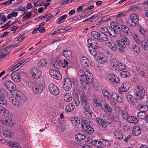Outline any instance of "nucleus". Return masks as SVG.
Here are the masks:
<instances>
[{"instance_id":"nucleus-1","label":"nucleus","mask_w":148,"mask_h":148,"mask_svg":"<svg viewBox=\"0 0 148 148\" xmlns=\"http://www.w3.org/2000/svg\"><path fill=\"white\" fill-rule=\"evenodd\" d=\"M78 75L81 83L84 87L89 86V84L92 82L93 75L90 73L89 71L87 70L83 72L80 70L78 72Z\"/></svg>"},{"instance_id":"nucleus-2","label":"nucleus","mask_w":148,"mask_h":148,"mask_svg":"<svg viewBox=\"0 0 148 148\" xmlns=\"http://www.w3.org/2000/svg\"><path fill=\"white\" fill-rule=\"evenodd\" d=\"M45 87V83L42 80L37 83L33 87L32 90L34 93L39 95L43 91Z\"/></svg>"},{"instance_id":"nucleus-3","label":"nucleus","mask_w":148,"mask_h":148,"mask_svg":"<svg viewBox=\"0 0 148 148\" xmlns=\"http://www.w3.org/2000/svg\"><path fill=\"white\" fill-rule=\"evenodd\" d=\"M16 65H14V68H13L12 70V71L10 72V76L12 80L16 82H19L21 80V75L20 73L17 72H14V71H16L18 69V68L20 66L18 65L16 66Z\"/></svg>"},{"instance_id":"nucleus-4","label":"nucleus","mask_w":148,"mask_h":148,"mask_svg":"<svg viewBox=\"0 0 148 148\" xmlns=\"http://www.w3.org/2000/svg\"><path fill=\"white\" fill-rule=\"evenodd\" d=\"M134 97L138 100H142L143 99L145 94V90L141 86H138L135 89Z\"/></svg>"},{"instance_id":"nucleus-5","label":"nucleus","mask_w":148,"mask_h":148,"mask_svg":"<svg viewBox=\"0 0 148 148\" xmlns=\"http://www.w3.org/2000/svg\"><path fill=\"white\" fill-rule=\"evenodd\" d=\"M108 34L113 37H115L116 35V30L120 29L119 25L114 22L110 23V27H108Z\"/></svg>"},{"instance_id":"nucleus-6","label":"nucleus","mask_w":148,"mask_h":148,"mask_svg":"<svg viewBox=\"0 0 148 148\" xmlns=\"http://www.w3.org/2000/svg\"><path fill=\"white\" fill-rule=\"evenodd\" d=\"M130 17L127 20L126 22L127 24L132 27H135L136 25H138L139 19L137 15L135 13L132 14Z\"/></svg>"},{"instance_id":"nucleus-7","label":"nucleus","mask_w":148,"mask_h":148,"mask_svg":"<svg viewBox=\"0 0 148 148\" xmlns=\"http://www.w3.org/2000/svg\"><path fill=\"white\" fill-rule=\"evenodd\" d=\"M49 74L53 78L58 80H60L62 78V75L59 71L54 69H51L49 71Z\"/></svg>"},{"instance_id":"nucleus-8","label":"nucleus","mask_w":148,"mask_h":148,"mask_svg":"<svg viewBox=\"0 0 148 148\" xmlns=\"http://www.w3.org/2000/svg\"><path fill=\"white\" fill-rule=\"evenodd\" d=\"M48 87L49 92L53 95L57 96L59 94V90L58 87L54 84H50Z\"/></svg>"},{"instance_id":"nucleus-9","label":"nucleus","mask_w":148,"mask_h":148,"mask_svg":"<svg viewBox=\"0 0 148 148\" xmlns=\"http://www.w3.org/2000/svg\"><path fill=\"white\" fill-rule=\"evenodd\" d=\"M101 107L107 114H111L112 111V108L106 102L102 101V104Z\"/></svg>"},{"instance_id":"nucleus-10","label":"nucleus","mask_w":148,"mask_h":148,"mask_svg":"<svg viewBox=\"0 0 148 148\" xmlns=\"http://www.w3.org/2000/svg\"><path fill=\"white\" fill-rule=\"evenodd\" d=\"M63 88L66 91L69 90L71 88L72 83L70 79L68 78H65L64 80V83L63 84Z\"/></svg>"},{"instance_id":"nucleus-11","label":"nucleus","mask_w":148,"mask_h":148,"mask_svg":"<svg viewBox=\"0 0 148 148\" xmlns=\"http://www.w3.org/2000/svg\"><path fill=\"white\" fill-rule=\"evenodd\" d=\"M4 85L5 88L11 92H12V91L16 90V88L15 84L13 82L10 81H6L4 83Z\"/></svg>"},{"instance_id":"nucleus-12","label":"nucleus","mask_w":148,"mask_h":148,"mask_svg":"<svg viewBox=\"0 0 148 148\" xmlns=\"http://www.w3.org/2000/svg\"><path fill=\"white\" fill-rule=\"evenodd\" d=\"M30 73L33 77L36 79L40 78L41 76V71H38L37 69L35 68L31 69Z\"/></svg>"},{"instance_id":"nucleus-13","label":"nucleus","mask_w":148,"mask_h":148,"mask_svg":"<svg viewBox=\"0 0 148 148\" xmlns=\"http://www.w3.org/2000/svg\"><path fill=\"white\" fill-rule=\"evenodd\" d=\"M130 85L129 83L126 81L124 82L122 84L121 90L123 92H127L130 88Z\"/></svg>"},{"instance_id":"nucleus-14","label":"nucleus","mask_w":148,"mask_h":148,"mask_svg":"<svg viewBox=\"0 0 148 148\" xmlns=\"http://www.w3.org/2000/svg\"><path fill=\"white\" fill-rule=\"evenodd\" d=\"M108 80L110 82L114 83H119L120 82L119 78L113 74H110L108 76Z\"/></svg>"},{"instance_id":"nucleus-15","label":"nucleus","mask_w":148,"mask_h":148,"mask_svg":"<svg viewBox=\"0 0 148 148\" xmlns=\"http://www.w3.org/2000/svg\"><path fill=\"white\" fill-rule=\"evenodd\" d=\"M116 42L119 51L120 53H123L124 51V50L125 48L126 45L123 43L122 41L120 40H117Z\"/></svg>"},{"instance_id":"nucleus-16","label":"nucleus","mask_w":148,"mask_h":148,"mask_svg":"<svg viewBox=\"0 0 148 148\" xmlns=\"http://www.w3.org/2000/svg\"><path fill=\"white\" fill-rule=\"evenodd\" d=\"M82 120L81 127L82 128L90 125V122L88 119L86 117H83L82 118Z\"/></svg>"},{"instance_id":"nucleus-17","label":"nucleus","mask_w":148,"mask_h":148,"mask_svg":"<svg viewBox=\"0 0 148 148\" xmlns=\"http://www.w3.org/2000/svg\"><path fill=\"white\" fill-rule=\"evenodd\" d=\"M62 55L67 60H69L72 57V53L71 51L68 50H64L62 52Z\"/></svg>"},{"instance_id":"nucleus-18","label":"nucleus","mask_w":148,"mask_h":148,"mask_svg":"<svg viewBox=\"0 0 148 148\" xmlns=\"http://www.w3.org/2000/svg\"><path fill=\"white\" fill-rule=\"evenodd\" d=\"M9 101L13 105L15 106H18L20 104V101L16 97L15 98L14 97H10L9 98Z\"/></svg>"},{"instance_id":"nucleus-19","label":"nucleus","mask_w":148,"mask_h":148,"mask_svg":"<svg viewBox=\"0 0 148 148\" xmlns=\"http://www.w3.org/2000/svg\"><path fill=\"white\" fill-rule=\"evenodd\" d=\"M82 128L85 133L89 134H92L94 132V129L90 125L85 127Z\"/></svg>"},{"instance_id":"nucleus-20","label":"nucleus","mask_w":148,"mask_h":148,"mask_svg":"<svg viewBox=\"0 0 148 148\" xmlns=\"http://www.w3.org/2000/svg\"><path fill=\"white\" fill-rule=\"evenodd\" d=\"M96 121L97 123L101 125V127L105 128L107 126L106 123L101 118L99 117L96 118Z\"/></svg>"},{"instance_id":"nucleus-21","label":"nucleus","mask_w":148,"mask_h":148,"mask_svg":"<svg viewBox=\"0 0 148 148\" xmlns=\"http://www.w3.org/2000/svg\"><path fill=\"white\" fill-rule=\"evenodd\" d=\"M16 98L20 102L21 101H25L26 100V97L24 96L23 94L19 92L16 93Z\"/></svg>"},{"instance_id":"nucleus-22","label":"nucleus","mask_w":148,"mask_h":148,"mask_svg":"<svg viewBox=\"0 0 148 148\" xmlns=\"http://www.w3.org/2000/svg\"><path fill=\"white\" fill-rule=\"evenodd\" d=\"M106 45L110 49L113 51H116L117 49L116 45L114 42L112 41H110V42H107Z\"/></svg>"},{"instance_id":"nucleus-23","label":"nucleus","mask_w":148,"mask_h":148,"mask_svg":"<svg viewBox=\"0 0 148 148\" xmlns=\"http://www.w3.org/2000/svg\"><path fill=\"white\" fill-rule=\"evenodd\" d=\"M119 35V36L121 38V41H122V42L126 45H129L130 43V42L127 37L125 36L121 35V34H120Z\"/></svg>"},{"instance_id":"nucleus-24","label":"nucleus","mask_w":148,"mask_h":148,"mask_svg":"<svg viewBox=\"0 0 148 148\" xmlns=\"http://www.w3.org/2000/svg\"><path fill=\"white\" fill-rule=\"evenodd\" d=\"M80 101L82 104L88 102L87 96L84 93H82L80 96Z\"/></svg>"},{"instance_id":"nucleus-25","label":"nucleus","mask_w":148,"mask_h":148,"mask_svg":"<svg viewBox=\"0 0 148 148\" xmlns=\"http://www.w3.org/2000/svg\"><path fill=\"white\" fill-rule=\"evenodd\" d=\"M71 121L74 126H78L80 123L79 119L77 117H72L71 119Z\"/></svg>"},{"instance_id":"nucleus-26","label":"nucleus","mask_w":148,"mask_h":148,"mask_svg":"<svg viewBox=\"0 0 148 148\" xmlns=\"http://www.w3.org/2000/svg\"><path fill=\"white\" fill-rule=\"evenodd\" d=\"M7 103V101L5 99V96L3 92L0 91V104L5 105Z\"/></svg>"},{"instance_id":"nucleus-27","label":"nucleus","mask_w":148,"mask_h":148,"mask_svg":"<svg viewBox=\"0 0 148 148\" xmlns=\"http://www.w3.org/2000/svg\"><path fill=\"white\" fill-rule=\"evenodd\" d=\"M141 132L140 128L139 126H135L132 129L133 134L135 136L138 135L140 134Z\"/></svg>"},{"instance_id":"nucleus-28","label":"nucleus","mask_w":148,"mask_h":148,"mask_svg":"<svg viewBox=\"0 0 148 148\" xmlns=\"http://www.w3.org/2000/svg\"><path fill=\"white\" fill-rule=\"evenodd\" d=\"M127 121L129 123L136 124L138 121V119L134 116H129L127 117Z\"/></svg>"},{"instance_id":"nucleus-29","label":"nucleus","mask_w":148,"mask_h":148,"mask_svg":"<svg viewBox=\"0 0 148 148\" xmlns=\"http://www.w3.org/2000/svg\"><path fill=\"white\" fill-rule=\"evenodd\" d=\"M137 116L139 119H145L147 118L148 115L145 111H142L139 112L138 113Z\"/></svg>"},{"instance_id":"nucleus-30","label":"nucleus","mask_w":148,"mask_h":148,"mask_svg":"<svg viewBox=\"0 0 148 148\" xmlns=\"http://www.w3.org/2000/svg\"><path fill=\"white\" fill-rule=\"evenodd\" d=\"M107 35L99 34V36L97 38V40L100 42L106 41L108 39Z\"/></svg>"},{"instance_id":"nucleus-31","label":"nucleus","mask_w":148,"mask_h":148,"mask_svg":"<svg viewBox=\"0 0 148 148\" xmlns=\"http://www.w3.org/2000/svg\"><path fill=\"white\" fill-rule=\"evenodd\" d=\"M101 91L104 97L109 99L111 98L110 95L106 88L104 87H102L101 88Z\"/></svg>"},{"instance_id":"nucleus-32","label":"nucleus","mask_w":148,"mask_h":148,"mask_svg":"<svg viewBox=\"0 0 148 148\" xmlns=\"http://www.w3.org/2000/svg\"><path fill=\"white\" fill-rule=\"evenodd\" d=\"M85 114L86 117L90 119H94L95 118V114L92 112L90 110V111H87L84 112Z\"/></svg>"},{"instance_id":"nucleus-33","label":"nucleus","mask_w":148,"mask_h":148,"mask_svg":"<svg viewBox=\"0 0 148 148\" xmlns=\"http://www.w3.org/2000/svg\"><path fill=\"white\" fill-rule=\"evenodd\" d=\"M51 62L52 65H63V62L62 60H59L53 58Z\"/></svg>"},{"instance_id":"nucleus-34","label":"nucleus","mask_w":148,"mask_h":148,"mask_svg":"<svg viewBox=\"0 0 148 148\" xmlns=\"http://www.w3.org/2000/svg\"><path fill=\"white\" fill-rule=\"evenodd\" d=\"M75 108L74 105L73 104L69 103L66 107L65 110L68 112H70L72 111Z\"/></svg>"},{"instance_id":"nucleus-35","label":"nucleus","mask_w":148,"mask_h":148,"mask_svg":"<svg viewBox=\"0 0 148 148\" xmlns=\"http://www.w3.org/2000/svg\"><path fill=\"white\" fill-rule=\"evenodd\" d=\"M7 145L12 148H21L19 145L17 143L12 141L8 142Z\"/></svg>"},{"instance_id":"nucleus-36","label":"nucleus","mask_w":148,"mask_h":148,"mask_svg":"<svg viewBox=\"0 0 148 148\" xmlns=\"http://www.w3.org/2000/svg\"><path fill=\"white\" fill-rule=\"evenodd\" d=\"M72 97L71 93H66L64 97V99L66 102H70L72 99Z\"/></svg>"},{"instance_id":"nucleus-37","label":"nucleus","mask_w":148,"mask_h":148,"mask_svg":"<svg viewBox=\"0 0 148 148\" xmlns=\"http://www.w3.org/2000/svg\"><path fill=\"white\" fill-rule=\"evenodd\" d=\"M80 62L81 65H84L90 63L89 60L86 57L83 56L80 59Z\"/></svg>"},{"instance_id":"nucleus-38","label":"nucleus","mask_w":148,"mask_h":148,"mask_svg":"<svg viewBox=\"0 0 148 148\" xmlns=\"http://www.w3.org/2000/svg\"><path fill=\"white\" fill-rule=\"evenodd\" d=\"M75 139L77 140H81L84 139L85 136L82 133H78L75 136Z\"/></svg>"},{"instance_id":"nucleus-39","label":"nucleus","mask_w":148,"mask_h":148,"mask_svg":"<svg viewBox=\"0 0 148 148\" xmlns=\"http://www.w3.org/2000/svg\"><path fill=\"white\" fill-rule=\"evenodd\" d=\"M126 98L129 101L132 105H134L136 104V103L134 101V98L133 96L130 95H127Z\"/></svg>"},{"instance_id":"nucleus-40","label":"nucleus","mask_w":148,"mask_h":148,"mask_svg":"<svg viewBox=\"0 0 148 148\" xmlns=\"http://www.w3.org/2000/svg\"><path fill=\"white\" fill-rule=\"evenodd\" d=\"M90 143L92 145L96 146L97 147L102 145V140L100 141L93 140L91 141Z\"/></svg>"},{"instance_id":"nucleus-41","label":"nucleus","mask_w":148,"mask_h":148,"mask_svg":"<svg viewBox=\"0 0 148 148\" xmlns=\"http://www.w3.org/2000/svg\"><path fill=\"white\" fill-rule=\"evenodd\" d=\"M3 133L4 136L8 137H11L14 135V133L10 132L8 130H4Z\"/></svg>"},{"instance_id":"nucleus-42","label":"nucleus","mask_w":148,"mask_h":148,"mask_svg":"<svg viewBox=\"0 0 148 148\" xmlns=\"http://www.w3.org/2000/svg\"><path fill=\"white\" fill-rule=\"evenodd\" d=\"M93 101L94 103L97 105V106H100L102 104V101L100 102L98 98L96 96H94L93 99Z\"/></svg>"},{"instance_id":"nucleus-43","label":"nucleus","mask_w":148,"mask_h":148,"mask_svg":"<svg viewBox=\"0 0 148 148\" xmlns=\"http://www.w3.org/2000/svg\"><path fill=\"white\" fill-rule=\"evenodd\" d=\"M114 134L115 137L117 138L122 139L123 138V136L122 132L119 131L115 132Z\"/></svg>"},{"instance_id":"nucleus-44","label":"nucleus","mask_w":148,"mask_h":148,"mask_svg":"<svg viewBox=\"0 0 148 148\" xmlns=\"http://www.w3.org/2000/svg\"><path fill=\"white\" fill-rule=\"evenodd\" d=\"M121 29L122 31L125 33L128 34L129 28L125 25H121Z\"/></svg>"},{"instance_id":"nucleus-45","label":"nucleus","mask_w":148,"mask_h":148,"mask_svg":"<svg viewBox=\"0 0 148 148\" xmlns=\"http://www.w3.org/2000/svg\"><path fill=\"white\" fill-rule=\"evenodd\" d=\"M108 61V59L106 57H102L99 59L98 62L101 64L106 63Z\"/></svg>"},{"instance_id":"nucleus-46","label":"nucleus","mask_w":148,"mask_h":148,"mask_svg":"<svg viewBox=\"0 0 148 148\" xmlns=\"http://www.w3.org/2000/svg\"><path fill=\"white\" fill-rule=\"evenodd\" d=\"M67 16V14H65L64 15L58 18V20L56 21V23L58 24H60L63 22V20L64 21V19Z\"/></svg>"},{"instance_id":"nucleus-47","label":"nucleus","mask_w":148,"mask_h":148,"mask_svg":"<svg viewBox=\"0 0 148 148\" xmlns=\"http://www.w3.org/2000/svg\"><path fill=\"white\" fill-rule=\"evenodd\" d=\"M108 27L106 28L105 27H102L100 29V32L101 34L105 35H106V34L108 33Z\"/></svg>"},{"instance_id":"nucleus-48","label":"nucleus","mask_w":148,"mask_h":148,"mask_svg":"<svg viewBox=\"0 0 148 148\" xmlns=\"http://www.w3.org/2000/svg\"><path fill=\"white\" fill-rule=\"evenodd\" d=\"M82 106L85 110V111H90V106L88 102L82 104Z\"/></svg>"},{"instance_id":"nucleus-49","label":"nucleus","mask_w":148,"mask_h":148,"mask_svg":"<svg viewBox=\"0 0 148 148\" xmlns=\"http://www.w3.org/2000/svg\"><path fill=\"white\" fill-rule=\"evenodd\" d=\"M121 115L123 119H126V120L127 119V117H128V112L127 111H122Z\"/></svg>"},{"instance_id":"nucleus-50","label":"nucleus","mask_w":148,"mask_h":148,"mask_svg":"<svg viewBox=\"0 0 148 148\" xmlns=\"http://www.w3.org/2000/svg\"><path fill=\"white\" fill-rule=\"evenodd\" d=\"M102 145L109 146L110 145L111 143L109 141L104 139H102Z\"/></svg>"},{"instance_id":"nucleus-51","label":"nucleus","mask_w":148,"mask_h":148,"mask_svg":"<svg viewBox=\"0 0 148 148\" xmlns=\"http://www.w3.org/2000/svg\"><path fill=\"white\" fill-rule=\"evenodd\" d=\"M99 33L96 31H92L91 32V35L95 38L97 39V38L99 36Z\"/></svg>"},{"instance_id":"nucleus-52","label":"nucleus","mask_w":148,"mask_h":148,"mask_svg":"<svg viewBox=\"0 0 148 148\" xmlns=\"http://www.w3.org/2000/svg\"><path fill=\"white\" fill-rule=\"evenodd\" d=\"M73 100L76 106H78L79 105L80 102L79 100V97L73 98Z\"/></svg>"},{"instance_id":"nucleus-53","label":"nucleus","mask_w":148,"mask_h":148,"mask_svg":"<svg viewBox=\"0 0 148 148\" xmlns=\"http://www.w3.org/2000/svg\"><path fill=\"white\" fill-rule=\"evenodd\" d=\"M2 123L6 125H11L12 124L10 120H8L6 119L3 120L2 121Z\"/></svg>"},{"instance_id":"nucleus-54","label":"nucleus","mask_w":148,"mask_h":148,"mask_svg":"<svg viewBox=\"0 0 148 148\" xmlns=\"http://www.w3.org/2000/svg\"><path fill=\"white\" fill-rule=\"evenodd\" d=\"M133 37L135 41L137 42L138 43H140V40L139 38V36L136 34H135Z\"/></svg>"},{"instance_id":"nucleus-55","label":"nucleus","mask_w":148,"mask_h":148,"mask_svg":"<svg viewBox=\"0 0 148 148\" xmlns=\"http://www.w3.org/2000/svg\"><path fill=\"white\" fill-rule=\"evenodd\" d=\"M90 47H91V49H97L98 48V45L96 41L95 42H93Z\"/></svg>"},{"instance_id":"nucleus-56","label":"nucleus","mask_w":148,"mask_h":148,"mask_svg":"<svg viewBox=\"0 0 148 148\" xmlns=\"http://www.w3.org/2000/svg\"><path fill=\"white\" fill-rule=\"evenodd\" d=\"M97 49L92 48L89 49V51L90 53L93 56H95L97 54V51L96 50Z\"/></svg>"},{"instance_id":"nucleus-57","label":"nucleus","mask_w":148,"mask_h":148,"mask_svg":"<svg viewBox=\"0 0 148 148\" xmlns=\"http://www.w3.org/2000/svg\"><path fill=\"white\" fill-rule=\"evenodd\" d=\"M47 60L44 59H40V61L39 62V64H40V65H45L47 64Z\"/></svg>"},{"instance_id":"nucleus-58","label":"nucleus","mask_w":148,"mask_h":148,"mask_svg":"<svg viewBox=\"0 0 148 148\" xmlns=\"http://www.w3.org/2000/svg\"><path fill=\"white\" fill-rule=\"evenodd\" d=\"M127 73L126 71H123L121 72L120 73L121 76L123 78H125L127 77H128L127 73Z\"/></svg>"},{"instance_id":"nucleus-59","label":"nucleus","mask_w":148,"mask_h":148,"mask_svg":"<svg viewBox=\"0 0 148 148\" xmlns=\"http://www.w3.org/2000/svg\"><path fill=\"white\" fill-rule=\"evenodd\" d=\"M115 101L119 103H122L123 102V100L122 97H119L118 95Z\"/></svg>"},{"instance_id":"nucleus-60","label":"nucleus","mask_w":148,"mask_h":148,"mask_svg":"<svg viewBox=\"0 0 148 148\" xmlns=\"http://www.w3.org/2000/svg\"><path fill=\"white\" fill-rule=\"evenodd\" d=\"M118 95L116 93H112L110 95L111 98H112L113 100H116V98L118 96Z\"/></svg>"},{"instance_id":"nucleus-61","label":"nucleus","mask_w":148,"mask_h":148,"mask_svg":"<svg viewBox=\"0 0 148 148\" xmlns=\"http://www.w3.org/2000/svg\"><path fill=\"white\" fill-rule=\"evenodd\" d=\"M27 14H25L23 17V19H25L27 18H29L32 15V13L31 12H27Z\"/></svg>"},{"instance_id":"nucleus-62","label":"nucleus","mask_w":148,"mask_h":148,"mask_svg":"<svg viewBox=\"0 0 148 148\" xmlns=\"http://www.w3.org/2000/svg\"><path fill=\"white\" fill-rule=\"evenodd\" d=\"M53 17V15L50 13H47L45 14L44 16V18H51Z\"/></svg>"},{"instance_id":"nucleus-63","label":"nucleus","mask_w":148,"mask_h":148,"mask_svg":"<svg viewBox=\"0 0 148 148\" xmlns=\"http://www.w3.org/2000/svg\"><path fill=\"white\" fill-rule=\"evenodd\" d=\"M94 42H95V40L94 39H89L88 40V45L90 47Z\"/></svg>"},{"instance_id":"nucleus-64","label":"nucleus","mask_w":148,"mask_h":148,"mask_svg":"<svg viewBox=\"0 0 148 148\" xmlns=\"http://www.w3.org/2000/svg\"><path fill=\"white\" fill-rule=\"evenodd\" d=\"M72 95L73 98L79 97L77 93L74 90L72 91Z\"/></svg>"}]
</instances>
